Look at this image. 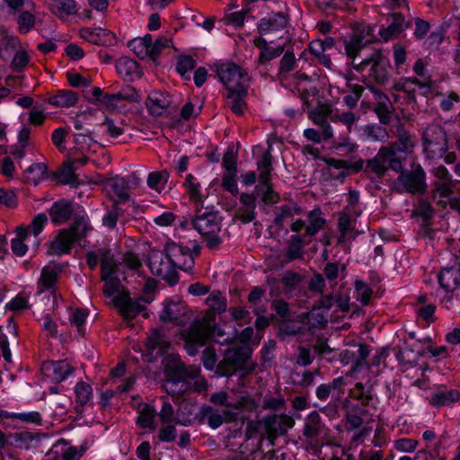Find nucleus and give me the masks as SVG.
<instances>
[{"label":"nucleus","instance_id":"1","mask_svg":"<svg viewBox=\"0 0 460 460\" xmlns=\"http://www.w3.org/2000/svg\"><path fill=\"white\" fill-rule=\"evenodd\" d=\"M208 309L205 314L193 321L189 328L181 332L184 347L190 356H195L199 349L205 346L216 330V315L226 310V298L219 291H213L206 298Z\"/></svg>","mask_w":460,"mask_h":460},{"label":"nucleus","instance_id":"2","mask_svg":"<svg viewBox=\"0 0 460 460\" xmlns=\"http://www.w3.org/2000/svg\"><path fill=\"white\" fill-rule=\"evenodd\" d=\"M306 224L298 218L290 225L292 234L288 243L286 258L291 261L303 255V248L312 242V239L324 227L326 220L322 217L320 208H314L307 214Z\"/></svg>","mask_w":460,"mask_h":460},{"label":"nucleus","instance_id":"3","mask_svg":"<svg viewBox=\"0 0 460 460\" xmlns=\"http://www.w3.org/2000/svg\"><path fill=\"white\" fill-rule=\"evenodd\" d=\"M91 229L84 218H77L70 227L59 229L50 240L45 243L47 254L61 256L70 253L75 243L83 239Z\"/></svg>","mask_w":460,"mask_h":460},{"label":"nucleus","instance_id":"4","mask_svg":"<svg viewBox=\"0 0 460 460\" xmlns=\"http://www.w3.org/2000/svg\"><path fill=\"white\" fill-rule=\"evenodd\" d=\"M85 261L90 270H94L98 263H101V279L105 282V287H114L117 279L114 277L118 265L114 254L108 247H101L95 251H89L85 254Z\"/></svg>","mask_w":460,"mask_h":460},{"label":"nucleus","instance_id":"5","mask_svg":"<svg viewBox=\"0 0 460 460\" xmlns=\"http://www.w3.org/2000/svg\"><path fill=\"white\" fill-rule=\"evenodd\" d=\"M367 66L370 67L368 71V79L370 81L379 85H384L389 81L390 60L381 51H374L358 64H354V69L359 73L364 72Z\"/></svg>","mask_w":460,"mask_h":460},{"label":"nucleus","instance_id":"6","mask_svg":"<svg viewBox=\"0 0 460 460\" xmlns=\"http://www.w3.org/2000/svg\"><path fill=\"white\" fill-rule=\"evenodd\" d=\"M215 72L226 91L249 86L250 76L245 69L231 61L215 64Z\"/></svg>","mask_w":460,"mask_h":460},{"label":"nucleus","instance_id":"7","mask_svg":"<svg viewBox=\"0 0 460 460\" xmlns=\"http://www.w3.org/2000/svg\"><path fill=\"white\" fill-rule=\"evenodd\" d=\"M388 169L399 172L402 169V158H394L391 148H386V146H381L376 155L367 160L365 164V172L374 173L377 177L384 176Z\"/></svg>","mask_w":460,"mask_h":460},{"label":"nucleus","instance_id":"8","mask_svg":"<svg viewBox=\"0 0 460 460\" xmlns=\"http://www.w3.org/2000/svg\"><path fill=\"white\" fill-rule=\"evenodd\" d=\"M424 151L430 158L442 156L447 149V138L444 128L439 125L429 126L422 135Z\"/></svg>","mask_w":460,"mask_h":460},{"label":"nucleus","instance_id":"9","mask_svg":"<svg viewBox=\"0 0 460 460\" xmlns=\"http://www.w3.org/2000/svg\"><path fill=\"white\" fill-rule=\"evenodd\" d=\"M328 429L322 421L321 416L315 411H312L304 425L303 435L308 440V444L314 448L323 446Z\"/></svg>","mask_w":460,"mask_h":460},{"label":"nucleus","instance_id":"10","mask_svg":"<svg viewBox=\"0 0 460 460\" xmlns=\"http://www.w3.org/2000/svg\"><path fill=\"white\" fill-rule=\"evenodd\" d=\"M400 175L394 182L397 192H409L411 194L425 192V173L422 168L419 167L411 172H400Z\"/></svg>","mask_w":460,"mask_h":460},{"label":"nucleus","instance_id":"11","mask_svg":"<svg viewBox=\"0 0 460 460\" xmlns=\"http://www.w3.org/2000/svg\"><path fill=\"white\" fill-rule=\"evenodd\" d=\"M40 370L46 379L59 384L72 376L75 367L68 359L47 360L41 364Z\"/></svg>","mask_w":460,"mask_h":460},{"label":"nucleus","instance_id":"12","mask_svg":"<svg viewBox=\"0 0 460 460\" xmlns=\"http://www.w3.org/2000/svg\"><path fill=\"white\" fill-rule=\"evenodd\" d=\"M164 252L165 259L170 261L173 267L184 271L193 268L194 258L189 247L171 242L166 243Z\"/></svg>","mask_w":460,"mask_h":460},{"label":"nucleus","instance_id":"13","mask_svg":"<svg viewBox=\"0 0 460 460\" xmlns=\"http://www.w3.org/2000/svg\"><path fill=\"white\" fill-rule=\"evenodd\" d=\"M393 88L396 92L404 93L409 103L416 102L417 89L420 90V93L422 95H428L431 93L428 82H419V78L412 76L401 77L394 84Z\"/></svg>","mask_w":460,"mask_h":460},{"label":"nucleus","instance_id":"14","mask_svg":"<svg viewBox=\"0 0 460 460\" xmlns=\"http://www.w3.org/2000/svg\"><path fill=\"white\" fill-rule=\"evenodd\" d=\"M358 217L359 216H355V214L344 211L338 213V244H343L347 242L355 240L359 234V232L356 228L357 219Z\"/></svg>","mask_w":460,"mask_h":460},{"label":"nucleus","instance_id":"15","mask_svg":"<svg viewBox=\"0 0 460 460\" xmlns=\"http://www.w3.org/2000/svg\"><path fill=\"white\" fill-rule=\"evenodd\" d=\"M199 370L188 367L176 355H170V362L164 367V374L167 378L185 384L186 378L195 377Z\"/></svg>","mask_w":460,"mask_h":460},{"label":"nucleus","instance_id":"16","mask_svg":"<svg viewBox=\"0 0 460 460\" xmlns=\"http://www.w3.org/2000/svg\"><path fill=\"white\" fill-rule=\"evenodd\" d=\"M293 88L294 93H297L303 102L304 106L306 108L311 107L309 97L316 95L317 87L314 84V79L301 71L296 72L293 76Z\"/></svg>","mask_w":460,"mask_h":460},{"label":"nucleus","instance_id":"17","mask_svg":"<svg viewBox=\"0 0 460 460\" xmlns=\"http://www.w3.org/2000/svg\"><path fill=\"white\" fill-rule=\"evenodd\" d=\"M396 141L386 148H391L394 158H402L399 154L411 153L417 144V138L411 135L402 124H398L395 129Z\"/></svg>","mask_w":460,"mask_h":460},{"label":"nucleus","instance_id":"18","mask_svg":"<svg viewBox=\"0 0 460 460\" xmlns=\"http://www.w3.org/2000/svg\"><path fill=\"white\" fill-rule=\"evenodd\" d=\"M191 225L200 235L219 233L221 230V218L217 211L203 212L192 219Z\"/></svg>","mask_w":460,"mask_h":460},{"label":"nucleus","instance_id":"19","mask_svg":"<svg viewBox=\"0 0 460 460\" xmlns=\"http://www.w3.org/2000/svg\"><path fill=\"white\" fill-rule=\"evenodd\" d=\"M387 27L379 29V35L384 41L391 40L398 37L407 27L404 16L398 12H392L386 15Z\"/></svg>","mask_w":460,"mask_h":460},{"label":"nucleus","instance_id":"20","mask_svg":"<svg viewBox=\"0 0 460 460\" xmlns=\"http://www.w3.org/2000/svg\"><path fill=\"white\" fill-rule=\"evenodd\" d=\"M116 305L119 308L120 314L127 320L134 319L137 314L146 310V305L141 304L142 298L132 299L128 294L119 295L115 298ZM150 303V300H144Z\"/></svg>","mask_w":460,"mask_h":460},{"label":"nucleus","instance_id":"21","mask_svg":"<svg viewBox=\"0 0 460 460\" xmlns=\"http://www.w3.org/2000/svg\"><path fill=\"white\" fill-rule=\"evenodd\" d=\"M226 357L240 370L241 379L246 378L251 375L254 369L255 365L250 363L251 351L244 348H237L233 350H228Z\"/></svg>","mask_w":460,"mask_h":460},{"label":"nucleus","instance_id":"22","mask_svg":"<svg viewBox=\"0 0 460 460\" xmlns=\"http://www.w3.org/2000/svg\"><path fill=\"white\" fill-rule=\"evenodd\" d=\"M288 15L282 12L273 13L261 18L257 23V30L261 34L278 31L287 27Z\"/></svg>","mask_w":460,"mask_h":460},{"label":"nucleus","instance_id":"23","mask_svg":"<svg viewBox=\"0 0 460 460\" xmlns=\"http://www.w3.org/2000/svg\"><path fill=\"white\" fill-rule=\"evenodd\" d=\"M429 404L434 408L450 406L460 401V390L447 389L444 386L437 388L428 398Z\"/></svg>","mask_w":460,"mask_h":460},{"label":"nucleus","instance_id":"24","mask_svg":"<svg viewBox=\"0 0 460 460\" xmlns=\"http://www.w3.org/2000/svg\"><path fill=\"white\" fill-rule=\"evenodd\" d=\"M48 212L54 225L65 224L74 213L73 202L65 199H58L52 204Z\"/></svg>","mask_w":460,"mask_h":460},{"label":"nucleus","instance_id":"25","mask_svg":"<svg viewBox=\"0 0 460 460\" xmlns=\"http://www.w3.org/2000/svg\"><path fill=\"white\" fill-rule=\"evenodd\" d=\"M241 206L237 208L234 219L248 224L256 217V198L253 194L242 193L239 198Z\"/></svg>","mask_w":460,"mask_h":460},{"label":"nucleus","instance_id":"26","mask_svg":"<svg viewBox=\"0 0 460 460\" xmlns=\"http://www.w3.org/2000/svg\"><path fill=\"white\" fill-rule=\"evenodd\" d=\"M80 34L84 39L96 45L112 46L117 41L116 36L112 31L101 27L82 29Z\"/></svg>","mask_w":460,"mask_h":460},{"label":"nucleus","instance_id":"27","mask_svg":"<svg viewBox=\"0 0 460 460\" xmlns=\"http://www.w3.org/2000/svg\"><path fill=\"white\" fill-rule=\"evenodd\" d=\"M248 87L244 86L226 93V105L236 116H243L247 110L245 99L248 95Z\"/></svg>","mask_w":460,"mask_h":460},{"label":"nucleus","instance_id":"28","mask_svg":"<svg viewBox=\"0 0 460 460\" xmlns=\"http://www.w3.org/2000/svg\"><path fill=\"white\" fill-rule=\"evenodd\" d=\"M171 104L168 93L161 91H152L146 101V107L153 116L162 115Z\"/></svg>","mask_w":460,"mask_h":460},{"label":"nucleus","instance_id":"29","mask_svg":"<svg viewBox=\"0 0 460 460\" xmlns=\"http://www.w3.org/2000/svg\"><path fill=\"white\" fill-rule=\"evenodd\" d=\"M440 287L447 293H453L460 288V266L444 268L438 275Z\"/></svg>","mask_w":460,"mask_h":460},{"label":"nucleus","instance_id":"30","mask_svg":"<svg viewBox=\"0 0 460 460\" xmlns=\"http://www.w3.org/2000/svg\"><path fill=\"white\" fill-rule=\"evenodd\" d=\"M376 103L373 109L379 121L383 125H388L391 122V115L394 112V106L389 97L381 91H374Z\"/></svg>","mask_w":460,"mask_h":460},{"label":"nucleus","instance_id":"31","mask_svg":"<svg viewBox=\"0 0 460 460\" xmlns=\"http://www.w3.org/2000/svg\"><path fill=\"white\" fill-rule=\"evenodd\" d=\"M136 411L137 413L136 424L141 429L155 431L156 429L155 422L156 411L155 407L146 402H139L136 407Z\"/></svg>","mask_w":460,"mask_h":460},{"label":"nucleus","instance_id":"32","mask_svg":"<svg viewBox=\"0 0 460 460\" xmlns=\"http://www.w3.org/2000/svg\"><path fill=\"white\" fill-rule=\"evenodd\" d=\"M195 421L199 422V412H196V405L190 401H182L176 411L175 423L187 427Z\"/></svg>","mask_w":460,"mask_h":460},{"label":"nucleus","instance_id":"33","mask_svg":"<svg viewBox=\"0 0 460 460\" xmlns=\"http://www.w3.org/2000/svg\"><path fill=\"white\" fill-rule=\"evenodd\" d=\"M369 413L368 410L355 404L349 411H347L343 416V423L346 431L352 432L359 429L363 423V417Z\"/></svg>","mask_w":460,"mask_h":460},{"label":"nucleus","instance_id":"34","mask_svg":"<svg viewBox=\"0 0 460 460\" xmlns=\"http://www.w3.org/2000/svg\"><path fill=\"white\" fill-rule=\"evenodd\" d=\"M302 208L296 202H290L278 207L275 210L274 224L279 229L284 227L286 220H292L295 215H301Z\"/></svg>","mask_w":460,"mask_h":460},{"label":"nucleus","instance_id":"35","mask_svg":"<svg viewBox=\"0 0 460 460\" xmlns=\"http://www.w3.org/2000/svg\"><path fill=\"white\" fill-rule=\"evenodd\" d=\"M182 186L188 194L190 201L203 207L206 197L201 191V185L198 179L194 175L189 173L187 174Z\"/></svg>","mask_w":460,"mask_h":460},{"label":"nucleus","instance_id":"36","mask_svg":"<svg viewBox=\"0 0 460 460\" xmlns=\"http://www.w3.org/2000/svg\"><path fill=\"white\" fill-rule=\"evenodd\" d=\"M349 396L352 400L359 402V406L366 409L374 399L373 385L357 382L354 387L349 390Z\"/></svg>","mask_w":460,"mask_h":460},{"label":"nucleus","instance_id":"37","mask_svg":"<svg viewBox=\"0 0 460 460\" xmlns=\"http://www.w3.org/2000/svg\"><path fill=\"white\" fill-rule=\"evenodd\" d=\"M59 268L58 266L47 265L42 268L38 281L39 293L51 290L55 288L58 279Z\"/></svg>","mask_w":460,"mask_h":460},{"label":"nucleus","instance_id":"38","mask_svg":"<svg viewBox=\"0 0 460 460\" xmlns=\"http://www.w3.org/2000/svg\"><path fill=\"white\" fill-rule=\"evenodd\" d=\"M78 101V94L68 89L58 90L56 94L49 97L48 102L50 105L60 108L74 106Z\"/></svg>","mask_w":460,"mask_h":460},{"label":"nucleus","instance_id":"39","mask_svg":"<svg viewBox=\"0 0 460 460\" xmlns=\"http://www.w3.org/2000/svg\"><path fill=\"white\" fill-rule=\"evenodd\" d=\"M47 222L48 217L46 214L40 213L33 217L30 225L24 226V229L27 231V235H33L32 246L36 250L40 247L41 243V239L39 237V235L43 231Z\"/></svg>","mask_w":460,"mask_h":460},{"label":"nucleus","instance_id":"40","mask_svg":"<svg viewBox=\"0 0 460 460\" xmlns=\"http://www.w3.org/2000/svg\"><path fill=\"white\" fill-rule=\"evenodd\" d=\"M199 423L207 420L208 426L212 429H217L224 423V417L217 409L203 404L199 411Z\"/></svg>","mask_w":460,"mask_h":460},{"label":"nucleus","instance_id":"41","mask_svg":"<svg viewBox=\"0 0 460 460\" xmlns=\"http://www.w3.org/2000/svg\"><path fill=\"white\" fill-rule=\"evenodd\" d=\"M363 36L354 33L349 40H344V50L348 58H349L350 65L354 67L356 58L358 56L360 51L365 48L363 41Z\"/></svg>","mask_w":460,"mask_h":460},{"label":"nucleus","instance_id":"42","mask_svg":"<svg viewBox=\"0 0 460 460\" xmlns=\"http://www.w3.org/2000/svg\"><path fill=\"white\" fill-rule=\"evenodd\" d=\"M228 395L225 391L214 393L210 395L209 402L218 406H228L235 410H242L245 405L251 403L252 399L250 395L241 396L235 403H227Z\"/></svg>","mask_w":460,"mask_h":460},{"label":"nucleus","instance_id":"43","mask_svg":"<svg viewBox=\"0 0 460 460\" xmlns=\"http://www.w3.org/2000/svg\"><path fill=\"white\" fill-rule=\"evenodd\" d=\"M332 179L343 180L349 175V162L343 159L327 158L324 160Z\"/></svg>","mask_w":460,"mask_h":460},{"label":"nucleus","instance_id":"44","mask_svg":"<svg viewBox=\"0 0 460 460\" xmlns=\"http://www.w3.org/2000/svg\"><path fill=\"white\" fill-rule=\"evenodd\" d=\"M296 66V60L292 51H286L279 61V71L277 74V80L282 85H286L288 74L293 71Z\"/></svg>","mask_w":460,"mask_h":460},{"label":"nucleus","instance_id":"45","mask_svg":"<svg viewBox=\"0 0 460 460\" xmlns=\"http://www.w3.org/2000/svg\"><path fill=\"white\" fill-rule=\"evenodd\" d=\"M109 186L112 191L114 201L117 203H125L129 199L128 183L124 178L111 179Z\"/></svg>","mask_w":460,"mask_h":460},{"label":"nucleus","instance_id":"46","mask_svg":"<svg viewBox=\"0 0 460 460\" xmlns=\"http://www.w3.org/2000/svg\"><path fill=\"white\" fill-rule=\"evenodd\" d=\"M184 314V306L181 303L169 301L165 304L161 314L160 320L163 323L172 322L179 324L181 317Z\"/></svg>","mask_w":460,"mask_h":460},{"label":"nucleus","instance_id":"47","mask_svg":"<svg viewBox=\"0 0 460 460\" xmlns=\"http://www.w3.org/2000/svg\"><path fill=\"white\" fill-rule=\"evenodd\" d=\"M50 10L58 18L66 19L76 13V3L75 0H52Z\"/></svg>","mask_w":460,"mask_h":460},{"label":"nucleus","instance_id":"48","mask_svg":"<svg viewBox=\"0 0 460 460\" xmlns=\"http://www.w3.org/2000/svg\"><path fill=\"white\" fill-rule=\"evenodd\" d=\"M272 160L271 147L270 146L257 162V168L261 171L259 174L260 184H268L270 181V174L273 171Z\"/></svg>","mask_w":460,"mask_h":460},{"label":"nucleus","instance_id":"49","mask_svg":"<svg viewBox=\"0 0 460 460\" xmlns=\"http://www.w3.org/2000/svg\"><path fill=\"white\" fill-rule=\"evenodd\" d=\"M146 346L151 352L157 349V354L162 356L168 351L170 342L164 339V336L159 331L153 330L146 339Z\"/></svg>","mask_w":460,"mask_h":460},{"label":"nucleus","instance_id":"50","mask_svg":"<svg viewBox=\"0 0 460 460\" xmlns=\"http://www.w3.org/2000/svg\"><path fill=\"white\" fill-rule=\"evenodd\" d=\"M151 272L157 277L164 276L168 268L172 266L170 261L165 259V252L154 253L148 261Z\"/></svg>","mask_w":460,"mask_h":460},{"label":"nucleus","instance_id":"51","mask_svg":"<svg viewBox=\"0 0 460 460\" xmlns=\"http://www.w3.org/2000/svg\"><path fill=\"white\" fill-rule=\"evenodd\" d=\"M30 236L27 235V231L23 226H20L15 229V237L11 241V249L13 254L18 257H22L28 251V245L25 243V240Z\"/></svg>","mask_w":460,"mask_h":460},{"label":"nucleus","instance_id":"52","mask_svg":"<svg viewBox=\"0 0 460 460\" xmlns=\"http://www.w3.org/2000/svg\"><path fill=\"white\" fill-rule=\"evenodd\" d=\"M128 90L131 91V93H105L102 98V102L104 106L108 108H115L119 102L127 100L129 102H136L137 93H135L134 89H131L128 87Z\"/></svg>","mask_w":460,"mask_h":460},{"label":"nucleus","instance_id":"53","mask_svg":"<svg viewBox=\"0 0 460 460\" xmlns=\"http://www.w3.org/2000/svg\"><path fill=\"white\" fill-rule=\"evenodd\" d=\"M137 62L127 57L120 58L116 62L117 72L124 79L131 78L133 74L137 72Z\"/></svg>","mask_w":460,"mask_h":460},{"label":"nucleus","instance_id":"54","mask_svg":"<svg viewBox=\"0 0 460 460\" xmlns=\"http://www.w3.org/2000/svg\"><path fill=\"white\" fill-rule=\"evenodd\" d=\"M169 180V173L166 171L152 172L147 177V185L150 189L161 192Z\"/></svg>","mask_w":460,"mask_h":460},{"label":"nucleus","instance_id":"55","mask_svg":"<svg viewBox=\"0 0 460 460\" xmlns=\"http://www.w3.org/2000/svg\"><path fill=\"white\" fill-rule=\"evenodd\" d=\"M12 446L19 449H29L31 443L35 439V435L29 431L11 433Z\"/></svg>","mask_w":460,"mask_h":460},{"label":"nucleus","instance_id":"56","mask_svg":"<svg viewBox=\"0 0 460 460\" xmlns=\"http://www.w3.org/2000/svg\"><path fill=\"white\" fill-rule=\"evenodd\" d=\"M56 177L64 185H75L77 182V176L75 168L69 162L65 163L58 171Z\"/></svg>","mask_w":460,"mask_h":460},{"label":"nucleus","instance_id":"57","mask_svg":"<svg viewBox=\"0 0 460 460\" xmlns=\"http://www.w3.org/2000/svg\"><path fill=\"white\" fill-rule=\"evenodd\" d=\"M87 309L76 308L70 317L71 325L76 328V331L81 337L85 334V321L88 317Z\"/></svg>","mask_w":460,"mask_h":460},{"label":"nucleus","instance_id":"58","mask_svg":"<svg viewBox=\"0 0 460 460\" xmlns=\"http://www.w3.org/2000/svg\"><path fill=\"white\" fill-rule=\"evenodd\" d=\"M75 394L76 403L84 407L92 399L93 389L89 384L81 381L76 384L75 387Z\"/></svg>","mask_w":460,"mask_h":460},{"label":"nucleus","instance_id":"59","mask_svg":"<svg viewBox=\"0 0 460 460\" xmlns=\"http://www.w3.org/2000/svg\"><path fill=\"white\" fill-rule=\"evenodd\" d=\"M393 58L397 74L406 71L405 63L407 60V52L405 47L401 43L393 46Z\"/></svg>","mask_w":460,"mask_h":460},{"label":"nucleus","instance_id":"60","mask_svg":"<svg viewBox=\"0 0 460 460\" xmlns=\"http://www.w3.org/2000/svg\"><path fill=\"white\" fill-rule=\"evenodd\" d=\"M356 298L362 305H367L373 296V289L363 280L355 281Z\"/></svg>","mask_w":460,"mask_h":460},{"label":"nucleus","instance_id":"61","mask_svg":"<svg viewBox=\"0 0 460 460\" xmlns=\"http://www.w3.org/2000/svg\"><path fill=\"white\" fill-rule=\"evenodd\" d=\"M364 135L372 141H385L389 135L387 129L380 125H367L363 129Z\"/></svg>","mask_w":460,"mask_h":460},{"label":"nucleus","instance_id":"62","mask_svg":"<svg viewBox=\"0 0 460 460\" xmlns=\"http://www.w3.org/2000/svg\"><path fill=\"white\" fill-rule=\"evenodd\" d=\"M261 424L269 439H275L278 436H280L278 428L279 415L271 414L264 417Z\"/></svg>","mask_w":460,"mask_h":460},{"label":"nucleus","instance_id":"63","mask_svg":"<svg viewBox=\"0 0 460 460\" xmlns=\"http://www.w3.org/2000/svg\"><path fill=\"white\" fill-rule=\"evenodd\" d=\"M427 66L428 64L422 58H418L412 66V71L420 77L419 82H428L429 89L432 91L434 82L428 73Z\"/></svg>","mask_w":460,"mask_h":460},{"label":"nucleus","instance_id":"64","mask_svg":"<svg viewBox=\"0 0 460 460\" xmlns=\"http://www.w3.org/2000/svg\"><path fill=\"white\" fill-rule=\"evenodd\" d=\"M237 152L233 146H228L222 158V167L226 172H237Z\"/></svg>","mask_w":460,"mask_h":460}]
</instances>
